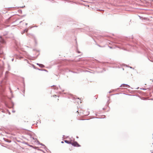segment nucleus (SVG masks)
<instances>
[{
  "instance_id": "f257e3e1",
  "label": "nucleus",
  "mask_w": 153,
  "mask_h": 153,
  "mask_svg": "<svg viewBox=\"0 0 153 153\" xmlns=\"http://www.w3.org/2000/svg\"><path fill=\"white\" fill-rule=\"evenodd\" d=\"M71 144L74 146L79 147L80 146L79 144L76 142L71 143Z\"/></svg>"
},
{
  "instance_id": "f03ea898",
  "label": "nucleus",
  "mask_w": 153,
  "mask_h": 153,
  "mask_svg": "<svg viewBox=\"0 0 153 153\" xmlns=\"http://www.w3.org/2000/svg\"><path fill=\"white\" fill-rule=\"evenodd\" d=\"M120 87H125L127 88L130 87V86L129 85L127 84H122L120 86Z\"/></svg>"
},
{
  "instance_id": "7ed1b4c3",
  "label": "nucleus",
  "mask_w": 153,
  "mask_h": 153,
  "mask_svg": "<svg viewBox=\"0 0 153 153\" xmlns=\"http://www.w3.org/2000/svg\"><path fill=\"white\" fill-rule=\"evenodd\" d=\"M0 42L3 43H4L5 42V41L3 39H1V36H0Z\"/></svg>"
},
{
  "instance_id": "20e7f679",
  "label": "nucleus",
  "mask_w": 153,
  "mask_h": 153,
  "mask_svg": "<svg viewBox=\"0 0 153 153\" xmlns=\"http://www.w3.org/2000/svg\"><path fill=\"white\" fill-rule=\"evenodd\" d=\"M37 65H39L40 67L41 68H43L44 67V65L42 64H39V63H37Z\"/></svg>"
},
{
  "instance_id": "39448f33",
  "label": "nucleus",
  "mask_w": 153,
  "mask_h": 153,
  "mask_svg": "<svg viewBox=\"0 0 153 153\" xmlns=\"http://www.w3.org/2000/svg\"><path fill=\"white\" fill-rule=\"evenodd\" d=\"M65 142L66 143H67L68 144H71V142H70V141H69L68 140H65Z\"/></svg>"
},
{
  "instance_id": "423d86ee",
  "label": "nucleus",
  "mask_w": 153,
  "mask_h": 153,
  "mask_svg": "<svg viewBox=\"0 0 153 153\" xmlns=\"http://www.w3.org/2000/svg\"><path fill=\"white\" fill-rule=\"evenodd\" d=\"M27 29H25L23 31V33H22V34L23 33H25V32H27Z\"/></svg>"
},
{
  "instance_id": "0eeeda50",
  "label": "nucleus",
  "mask_w": 153,
  "mask_h": 153,
  "mask_svg": "<svg viewBox=\"0 0 153 153\" xmlns=\"http://www.w3.org/2000/svg\"><path fill=\"white\" fill-rule=\"evenodd\" d=\"M32 138L33 139V140H34V138H33V137H32Z\"/></svg>"
},
{
  "instance_id": "6e6552de",
  "label": "nucleus",
  "mask_w": 153,
  "mask_h": 153,
  "mask_svg": "<svg viewBox=\"0 0 153 153\" xmlns=\"http://www.w3.org/2000/svg\"><path fill=\"white\" fill-rule=\"evenodd\" d=\"M27 23H25V25H27Z\"/></svg>"
},
{
  "instance_id": "1a4fd4ad",
  "label": "nucleus",
  "mask_w": 153,
  "mask_h": 153,
  "mask_svg": "<svg viewBox=\"0 0 153 153\" xmlns=\"http://www.w3.org/2000/svg\"><path fill=\"white\" fill-rule=\"evenodd\" d=\"M13 59H12V61H13Z\"/></svg>"
},
{
  "instance_id": "9d476101",
  "label": "nucleus",
  "mask_w": 153,
  "mask_h": 153,
  "mask_svg": "<svg viewBox=\"0 0 153 153\" xmlns=\"http://www.w3.org/2000/svg\"><path fill=\"white\" fill-rule=\"evenodd\" d=\"M61 143H64V142H63V141H62V142H61Z\"/></svg>"
},
{
  "instance_id": "9b49d317",
  "label": "nucleus",
  "mask_w": 153,
  "mask_h": 153,
  "mask_svg": "<svg viewBox=\"0 0 153 153\" xmlns=\"http://www.w3.org/2000/svg\"><path fill=\"white\" fill-rule=\"evenodd\" d=\"M41 145H43L42 144V143L41 144Z\"/></svg>"
},
{
  "instance_id": "f8f14e48",
  "label": "nucleus",
  "mask_w": 153,
  "mask_h": 153,
  "mask_svg": "<svg viewBox=\"0 0 153 153\" xmlns=\"http://www.w3.org/2000/svg\"><path fill=\"white\" fill-rule=\"evenodd\" d=\"M12 112H14L15 111H12Z\"/></svg>"
},
{
  "instance_id": "ddd939ff",
  "label": "nucleus",
  "mask_w": 153,
  "mask_h": 153,
  "mask_svg": "<svg viewBox=\"0 0 153 153\" xmlns=\"http://www.w3.org/2000/svg\"><path fill=\"white\" fill-rule=\"evenodd\" d=\"M152 144H153V143H152Z\"/></svg>"
}]
</instances>
